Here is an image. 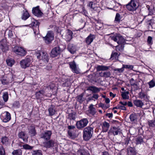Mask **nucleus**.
I'll return each instance as SVG.
<instances>
[{
	"label": "nucleus",
	"instance_id": "obj_38",
	"mask_svg": "<svg viewBox=\"0 0 155 155\" xmlns=\"http://www.w3.org/2000/svg\"><path fill=\"white\" fill-rule=\"evenodd\" d=\"M2 97L5 102H6L8 101V96L7 92H5L3 93Z\"/></svg>",
	"mask_w": 155,
	"mask_h": 155
},
{
	"label": "nucleus",
	"instance_id": "obj_31",
	"mask_svg": "<svg viewBox=\"0 0 155 155\" xmlns=\"http://www.w3.org/2000/svg\"><path fill=\"white\" fill-rule=\"evenodd\" d=\"M9 139L6 137L4 136L2 138L1 142L3 144L7 145L8 143Z\"/></svg>",
	"mask_w": 155,
	"mask_h": 155
},
{
	"label": "nucleus",
	"instance_id": "obj_23",
	"mask_svg": "<svg viewBox=\"0 0 155 155\" xmlns=\"http://www.w3.org/2000/svg\"><path fill=\"white\" fill-rule=\"evenodd\" d=\"M83 94H81L76 97V99L77 101L80 104H81L83 101H85V98L83 97Z\"/></svg>",
	"mask_w": 155,
	"mask_h": 155
},
{
	"label": "nucleus",
	"instance_id": "obj_13",
	"mask_svg": "<svg viewBox=\"0 0 155 155\" xmlns=\"http://www.w3.org/2000/svg\"><path fill=\"white\" fill-rule=\"evenodd\" d=\"M55 144L54 141L53 140H45L43 143V146L47 148H51L53 147Z\"/></svg>",
	"mask_w": 155,
	"mask_h": 155
},
{
	"label": "nucleus",
	"instance_id": "obj_55",
	"mask_svg": "<svg viewBox=\"0 0 155 155\" xmlns=\"http://www.w3.org/2000/svg\"><path fill=\"white\" fill-rule=\"evenodd\" d=\"M103 126L104 127L106 128V131L108 130V129L110 127V125L108 123L105 121L103 123Z\"/></svg>",
	"mask_w": 155,
	"mask_h": 155
},
{
	"label": "nucleus",
	"instance_id": "obj_39",
	"mask_svg": "<svg viewBox=\"0 0 155 155\" xmlns=\"http://www.w3.org/2000/svg\"><path fill=\"white\" fill-rule=\"evenodd\" d=\"M76 117V114L75 112L71 113L68 115V119L69 120H75Z\"/></svg>",
	"mask_w": 155,
	"mask_h": 155
},
{
	"label": "nucleus",
	"instance_id": "obj_33",
	"mask_svg": "<svg viewBox=\"0 0 155 155\" xmlns=\"http://www.w3.org/2000/svg\"><path fill=\"white\" fill-rule=\"evenodd\" d=\"M7 65L10 67H11L15 63V61L12 59H8L6 60Z\"/></svg>",
	"mask_w": 155,
	"mask_h": 155
},
{
	"label": "nucleus",
	"instance_id": "obj_32",
	"mask_svg": "<svg viewBox=\"0 0 155 155\" xmlns=\"http://www.w3.org/2000/svg\"><path fill=\"white\" fill-rule=\"evenodd\" d=\"M138 97L141 99H145L147 97V94L144 92L141 91L138 93Z\"/></svg>",
	"mask_w": 155,
	"mask_h": 155
},
{
	"label": "nucleus",
	"instance_id": "obj_60",
	"mask_svg": "<svg viewBox=\"0 0 155 155\" xmlns=\"http://www.w3.org/2000/svg\"><path fill=\"white\" fill-rule=\"evenodd\" d=\"M124 106H125L118 105V108L119 109H121L123 110H126V108Z\"/></svg>",
	"mask_w": 155,
	"mask_h": 155
},
{
	"label": "nucleus",
	"instance_id": "obj_28",
	"mask_svg": "<svg viewBox=\"0 0 155 155\" xmlns=\"http://www.w3.org/2000/svg\"><path fill=\"white\" fill-rule=\"evenodd\" d=\"M94 35H90L86 39V42L87 45H90L93 40Z\"/></svg>",
	"mask_w": 155,
	"mask_h": 155
},
{
	"label": "nucleus",
	"instance_id": "obj_15",
	"mask_svg": "<svg viewBox=\"0 0 155 155\" xmlns=\"http://www.w3.org/2000/svg\"><path fill=\"white\" fill-rule=\"evenodd\" d=\"M32 11L33 14L38 17H41L43 14V13L39 9L38 7L34 8L32 9Z\"/></svg>",
	"mask_w": 155,
	"mask_h": 155
},
{
	"label": "nucleus",
	"instance_id": "obj_9",
	"mask_svg": "<svg viewBox=\"0 0 155 155\" xmlns=\"http://www.w3.org/2000/svg\"><path fill=\"white\" fill-rule=\"evenodd\" d=\"M43 38L47 44L50 43L54 39V35L53 32L51 31H48L46 36Z\"/></svg>",
	"mask_w": 155,
	"mask_h": 155
},
{
	"label": "nucleus",
	"instance_id": "obj_3",
	"mask_svg": "<svg viewBox=\"0 0 155 155\" xmlns=\"http://www.w3.org/2000/svg\"><path fill=\"white\" fill-rule=\"evenodd\" d=\"M127 9L130 11H135L138 7V3L135 0H131L130 2L126 5Z\"/></svg>",
	"mask_w": 155,
	"mask_h": 155
},
{
	"label": "nucleus",
	"instance_id": "obj_51",
	"mask_svg": "<svg viewBox=\"0 0 155 155\" xmlns=\"http://www.w3.org/2000/svg\"><path fill=\"white\" fill-rule=\"evenodd\" d=\"M0 48H1L2 51L4 52L6 50H8V47L2 44H1L0 46Z\"/></svg>",
	"mask_w": 155,
	"mask_h": 155
},
{
	"label": "nucleus",
	"instance_id": "obj_53",
	"mask_svg": "<svg viewBox=\"0 0 155 155\" xmlns=\"http://www.w3.org/2000/svg\"><path fill=\"white\" fill-rule=\"evenodd\" d=\"M114 70L115 71H117V73H121L124 71V69L123 67H122L120 68H115L114 69Z\"/></svg>",
	"mask_w": 155,
	"mask_h": 155
},
{
	"label": "nucleus",
	"instance_id": "obj_1",
	"mask_svg": "<svg viewBox=\"0 0 155 155\" xmlns=\"http://www.w3.org/2000/svg\"><path fill=\"white\" fill-rule=\"evenodd\" d=\"M35 54L37 58L40 59L41 64H47L49 61V56L48 54L45 52L40 51H35Z\"/></svg>",
	"mask_w": 155,
	"mask_h": 155
},
{
	"label": "nucleus",
	"instance_id": "obj_27",
	"mask_svg": "<svg viewBox=\"0 0 155 155\" xmlns=\"http://www.w3.org/2000/svg\"><path fill=\"white\" fill-rule=\"evenodd\" d=\"M100 76L105 78H107L110 77L111 75L110 72L108 71L101 72L99 73Z\"/></svg>",
	"mask_w": 155,
	"mask_h": 155
},
{
	"label": "nucleus",
	"instance_id": "obj_24",
	"mask_svg": "<svg viewBox=\"0 0 155 155\" xmlns=\"http://www.w3.org/2000/svg\"><path fill=\"white\" fill-rule=\"evenodd\" d=\"M89 154L87 150L84 149H80L77 152L78 155H88Z\"/></svg>",
	"mask_w": 155,
	"mask_h": 155
},
{
	"label": "nucleus",
	"instance_id": "obj_19",
	"mask_svg": "<svg viewBox=\"0 0 155 155\" xmlns=\"http://www.w3.org/2000/svg\"><path fill=\"white\" fill-rule=\"evenodd\" d=\"M11 115L7 111L5 113V116L3 119V121L4 122H7L11 119Z\"/></svg>",
	"mask_w": 155,
	"mask_h": 155
},
{
	"label": "nucleus",
	"instance_id": "obj_29",
	"mask_svg": "<svg viewBox=\"0 0 155 155\" xmlns=\"http://www.w3.org/2000/svg\"><path fill=\"white\" fill-rule=\"evenodd\" d=\"M89 89L94 93H98L100 91V88L95 86H91L89 87Z\"/></svg>",
	"mask_w": 155,
	"mask_h": 155
},
{
	"label": "nucleus",
	"instance_id": "obj_2",
	"mask_svg": "<svg viewBox=\"0 0 155 155\" xmlns=\"http://www.w3.org/2000/svg\"><path fill=\"white\" fill-rule=\"evenodd\" d=\"M93 132L92 127L88 126L85 128L83 131V138L84 140L87 141L92 137Z\"/></svg>",
	"mask_w": 155,
	"mask_h": 155
},
{
	"label": "nucleus",
	"instance_id": "obj_8",
	"mask_svg": "<svg viewBox=\"0 0 155 155\" xmlns=\"http://www.w3.org/2000/svg\"><path fill=\"white\" fill-rule=\"evenodd\" d=\"M31 20L32 23L30 24V25L33 28L34 33L38 34L39 32V26L40 23L37 20H35L34 19Z\"/></svg>",
	"mask_w": 155,
	"mask_h": 155
},
{
	"label": "nucleus",
	"instance_id": "obj_20",
	"mask_svg": "<svg viewBox=\"0 0 155 155\" xmlns=\"http://www.w3.org/2000/svg\"><path fill=\"white\" fill-rule=\"evenodd\" d=\"M134 104L137 107H142L144 104L141 100L137 99L134 101Z\"/></svg>",
	"mask_w": 155,
	"mask_h": 155
},
{
	"label": "nucleus",
	"instance_id": "obj_30",
	"mask_svg": "<svg viewBox=\"0 0 155 155\" xmlns=\"http://www.w3.org/2000/svg\"><path fill=\"white\" fill-rule=\"evenodd\" d=\"M30 16L29 15L27 11L23 12L21 16V18L24 20H26Z\"/></svg>",
	"mask_w": 155,
	"mask_h": 155
},
{
	"label": "nucleus",
	"instance_id": "obj_45",
	"mask_svg": "<svg viewBox=\"0 0 155 155\" xmlns=\"http://www.w3.org/2000/svg\"><path fill=\"white\" fill-rule=\"evenodd\" d=\"M0 155H6L5 150L2 145H0Z\"/></svg>",
	"mask_w": 155,
	"mask_h": 155
},
{
	"label": "nucleus",
	"instance_id": "obj_48",
	"mask_svg": "<svg viewBox=\"0 0 155 155\" xmlns=\"http://www.w3.org/2000/svg\"><path fill=\"white\" fill-rule=\"evenodd\" d=\"M117 55L118 53L117 52H114L112 53L111 55L110 59L111 60H113L114 59H116L118 57Z\"/></svg>",
	"mask_w": 155,
	"mask_h": 155
},
{
	"label": "nucleus",
	"instance_id": "obj_57",
	"mask_svg": "<svg viewBox=\"0 0 155 155\" xmlns=\"http://www.w3.org/2000/svg\"><path fill=\"white\" fill-rule=\"evenodd\" d=\"M14 107L16 108H18L20 106L19 103L18 101H15L13 104Z\"/></svg>",
	"mask_w": 155,
	"mask_h": 155
},
{
	"label": "nucleus",
	"instance_id": "obj_17",
	"mask_svg": "<svg viewBox=\"0 0 155 155\" xmlns=\"http://www.w3.org/2000/svg\"><path fill=\"white\" fill-rule=\"evenodd\" d=\"M29 133L30 134L31 136H34L36 134V131L35 130V128L33 125L30 126L28 129Z\"/></svg>",
	"mask_w": 155,
	"mask_h": 155
},
{
	"label": "nucleus",
	"instance_id": "obj_10",
	"mask_svg": "<svg viewBox=\"0 0 155 155\" xmlns=\"http://www.w3.org/2000/svg\"><path fill=\"white\" fill-rule=\"evenodd\" d=\"M51 134L52 132L51 131L47 130L41 134L40 137L45 141L48 140L50 139Z\"/></svg>",
	"mask_w": 155,
	"mask_h": 155
},
{
	"label": "nucleus",
	"instance_id": "obj_49",
	"mask_svg": "<svg viewBox=\"0 0 155 155\" xmlns=\"http://www.w3.org/2000/svg\"><path fill=\"white\" fill-rule=\"evenodd\" d=\"M130 118L131 121H134L137 118L136 115L135 114H131L130 116Z\"/></svg>",
	"mask_w": 155,
	"mask_h": 155
},
{
	"label": "nucleus",
	"instance_id": "obj_6",
	"mask_svg": "<svg viewBox=\"0 0 155 155\" xmlns=\"http://www.w3.org/2000/svg\"><path fill=\"white\" fill-rule=\"evenodd\" d=\"M31 57H28L25 58L20 62L21 67L24 69L29 67L31 64Z\"/></svg>",
	"mask_w": 155,
	"mask_h": 155
},
{
	"label": "nucleus",
	"instance_id": "obj_43",
	"mask_svg": "<svg viewBox=\"0 0 155 155\" xmlns=\"http://www.w3.org/2000/svg\"><path fill=\"white\" fill-rule=\"evenodd\" d=\"M149 88L153 87L155 86V80L153 79L148 82Z\"/></svg>",
	"mask_w": 155,
	"mask_h": 155
},
{
	"label": "nucleus",
	"instance_id": "obj_12",
	"mask_svg": "<svg viewBox=\"0 0 155 155\" xmlns=\"http://www.w3.org/2000/svg\"><path fill=\"white\" fill-rule=\"evenodd\" d=\"M75 127L73 125L68 126V136L71 139H74L75 138L74 133L75 131Z\"/></svg>",
	"mask_w": 155,
	"mask_h": 155
},
{
	"label": "nucleus",
	"instance_id": "obj_7",
	"mask_svg": "<svg viewBox=\"0 0 155 155\" xmlns=\"http://www.w3.org/2000/svg\"><path fill=\"white\" fill-rule=\"evenodd\" d=\"M88 123V120L86 118H83L78 121L76 123L77 128L78 129H81L86 127Z\"/></svg>",
	"mask_w": 155,
	"mask_h": 155
},
{
	"label": "nucleus",
	"instance_id": "obj_5",
	"mask_svg": "<svg viewBox=\"0 0 155 155\" xmlns=\"http://www.w3.org/2000/svg\"><path fill=\"white\" fill-rule=\"evenodd\" d=\"M111 39L114 41L117 42L118 44L124 45L125 43V40L120 34L117 35L113 36H110Z\"/></svg>",
	"mask_w": 155,
	"mask_h": 155
},
{
	"label": "nucleus",
	"instance_id": "obj_58",
	"mask_svg": "<svg viewBox=\"0 0 155 155\" xmlns=\"http://www.w3.org/2000/svg\"><path fill=\"white\" fill-rule=\"evenodd\" d=\"M131 85L134 88V90H137L139 87L137 84L135 83H132Z\"/></svg>",
	"mask_w": 155,
	"mask_h": 155
},
{
	"label": "nucleus",
	"instance_id": "obj_34",
	"mask_svg": "<svg viewBox=\"0 0 155 155\" xmlns=\"http://www.w3.org/2000/svg\"><path fill=\"white\" fill-rule=\"evenodd\" d=\"M129 94V92L128 91L122 92L121 94V96L124 99H128L129 98V97L128 95Z\"/></svg>",
	"mask_w": 155,
	"mask_h": 155
},
{
	"label": "nucleus",
	"instance_id": "obj_40",
	"mask_svg": "<svg viewBox=\"0 0 155 155\" xmlns=\"http://www.w3.org/2000/svg\"><path fill=\"white\" fill-rule=\"evenodd\" d=\"M124 47V45H118L116 47V50L117 51H122Z\"/></svg>",
	"mask_w": 155,
	"mask_h": 155
},
{
	"label": "nucleus",
	"instance_id": "obj_18",
	"mask_svg": "<svg viewBox=\"0 0 155 155\" xmlns=\"http://www.w3.org/2000/svg\"><path fill=\"white\" fill-rule=\"evenodd\" d=\"M18 136L20 138L22 139L23 141L26 142L27 141V138L25 132L21 131L18 134Z\"/></svg>",
	"mask_w": 155,
	"mask_h": 155
},
{
	"label": "nucleus",
	"instance_id": "obj_14",
	"mask_svg": "<svg viewBox=\"0 0 155 155\" xmlns=\"http://www.w3.org/2000/svg\"><path fill=\"white\" fill-rule=\"evenodd\" d=\"M69 65L70 68L74 73L77 74L79 73V70L77 67L76 64L74 61L70 62Z\"/></svg>",
	"mask_w": 155,
	"mask_h": 155
},
{
	"label": "nucleus",
	"instance_id": "obj_25",
	"mask_svg": "<svg viewBox=\"0 0 155 155\" xmlns=\"http://www.w3.org/2000/svg\"><path fill=\"white\" fill-rule=\"evenodd\" d=\"M128 155H136V152L134 149L132 147H129L127 149Z\"/></svg>",
	"mask_w": 155,
	"mask_h": 155
},
{
	"label": "nucleus",
	"instance_id": "obj_22",
	"mask_svg": "<svg viewBox=\"0 0 155 155\" xmlns=\"http://www.w3.org/2000/svg\"><path fill=\"white\" fill-rule=\"evenodd\" d=\"M54 108V106L52 105L50 106L49 107L48 109V111L49 113V114L50 116H52L54 114L55 112V110Z\"/></svg>",
	"mask_w": 155,
	"mask_h": 155
},
{
	"label": "nucleus",
	"instance_id": "obj_41",
	"mask_svg": "<svg viewBox=\"0 0 155 155\" xmlns=\"http://www.w3.org/2000/svg\"><path fill=\"white\" fill-rule=\"evenodd\" d=\"M121 17L120 14L118 13H117L115 16V21L119 22L121 20Z\"/></svg>",
	"mask_w": 155,
	"mask_h": 155
},
{
	"label": "nucleus",
	"instance_id": "obj_21",
	"mask_svg": "<svg viewBox=\"0 0 155 155\" xmlns=\"http://www.w3.org/2000/svg\"><path fill=\"white\" fill-rule=\"evenodd\" d=\"M110 68L109 66H104L103 65H98L96 68L97 71H106Z\"/></svg>",
	"mask_w": 155,
	"mask_h": 155
},
{
	"label": "nucleus",
	"instance_id": "obj_37",
	"mask_svg": "<svg viewBox=\"0 0 155 155\" xmlns=\"http://www.w3.org/2000/svg\"><path fill=\"white\" fill-rule=\"evenodd\" d=\"M137 144H140L143 142V137H138L136 139V140Z\"/></svg>",
	"mask_w": 155,
	"mask_h": 155
},
{
	"label": "nucleus",
	"instance_id": "obj_50",
	"mask_svg": "<svg viewBox=\"0 0 155 155\" xmlns=\"http://www.w3.org/2000/svg\"><path fill=\"white\" fill-rule=\"evenodd\" d=\"M2 83L4 84H6L8 83V81L7 80L6 78L3 77L1 80Z\"/></svg>",
	"mask_w": 155,
	"mask_h": 155
},
{
	"label": "nucleus",
	"instance_id": "obj_35",
	"mask_svg": "<svg viewBox=\"0 0 155 155\" xmlns=\"http://www.w3.org/2000/svg\"><path fill=\"white\" fill-rule=\"evenodd\" d=\"M149 127H155V119L149 120L148 122Z\"/></svg>",
	"mask_w": 155,
	"mask_h": 155
},
{
	"label": "nucleus",
	"instance_id": "obj_52",
	"mask_svg": "<svg viewBox=\"0 0 155 155\" xmlns=\"http://www.w3.org/2000/svg\"><path fill=\"white\" fill-rule=\"evenodd\" d=\"M68 39H69V40L68 41L71 40L73 38V32L71 31L68 29Z\"/></svg>",
	"mask_w": 155,
	"mask_h": 155
},
{
	"label": "nucleus",
	"instance_id": "obj_4",
	"mask_svg": "<svg viewBox=\"0 0 155 155\" xmlns=\"http://www.w3.org/2000/svg\"><path fill=\"white\" fill-rule=\"evenodd\" d=\"M61 46L60 47L57 46L51 50V56L53 58L57 56L60 54L65 49V47H64L63 48H61Z\"/></svg>",
	"mask_w": 155,
	"mask_h": 155
},
{
	"label": "nucleus",
	"instance_id": "obj_11",
	"mask_svg": "<svg viewBox=\"0 0 155 155\" xmlns=\"http://www.w3.org/2000/svg\"><path fill=\"white\" fill-rule=\"evenodd\" d=\"M13 51L17 54L21 56H23L25 55L26 52L22 48L18 47L15 46L13 49Z\"/></svg>",
	"mask_w": 155,
	"mask_h": 155
},
{
	"label": "nucleus",
	"instance_id": "obj_47",
	"mask_svg": "<svg viewBox=\"0 0 155 155\" xmlns=\"http://www.w3.org/2000/svg\"><path fill=\"white\" fill-rule=\"evenodd\" d=\"M99 97L98 94L94 93L92 97H89V99L90 100H94V99L95 100H97Z\"/></svg>",
	"mask_w": 155,
	"mask_h": 155
},
{
	"label": "nucleus",
	"instance_id": "obj_36",
	"mask_svg": "<svg viewBox=\"0 0 155 155\" xmlns=\"http://www.w3.org/2000/svg\"><path fill=\"white\" fill-rule=\"evenodd\" d=\"M12 154L13 155H21L22 151L20 149L14 150L12 152Z\"/></svg>",
	"mask_w": 155,
	"mask_h": 155
},
{
	"label": "nucleus",
	"instance_id": "obj_54",
	"mask_svg": "<svg viewBox=\"0 0 155 155\" xmlns=\"http://www.w3.org/2000/svg\"><path fill=\"white\" fill-rule=\"evenodd\" d=\"M123 67L124 69V68H125L127 69H133L134 68L133 66L132 65H123Z\"/></svg>",
	"mask_w": 155,
	"mask_h": 155
},
{
	"label": "nucleus",
	"instance_id": "obj_64",
	"mask_svg": "<svg viewBox=\"0 0 155 155\" xmlns=\"http://www.w3.org/2000/svg\"><path fill=\"white\" fill-rule=\"evenodd\" d=\"M106 116H108L109 118L112 117H113V114L112 113H107L106 114Z\"/></svg>",
	"mask_w": 155,
	"mask_h": 155
},
{
	"label": "nucleus",
	"instance_id": "obj_62",
	"mask_svg": "<svg viewBox=\"0 0 155 155\" xmlns=\"http://www.w3.org/2000/svg\"><path fill=\"white\" fill-rule=\"evenodd\" d=\"M70 123L71 125H72L73 124H75L76 123V121L75 120L71 119L69 120Z\"/></svg>",
	"mask_w": 155,
	"mask_h": 155
},
{
	"label": "nucleus",
	"instance_id": "obj_59",
	"mask_svg": "<svg viewBox=\"0 0 155 155\" xmlns=\"http://www.w3.org/2000/svg\"><path fill=\"white\" fill-rule=\"evenodd\" d=\"M35 96L37 99H40L43 97V95L38 92L36 93Z\"/></svg>",
	"mask_w": 155,
	"mask_h": 155
},
{
	"label": "nucleus",
	"instance_id": "obj_56",
	"mask_svg": "<svg viewBox=\"0 0 155 155\" xmlns=\"http://www.w3.org/2000/svg\"><path fill=\"white\" fill-rule=\"evenodd\" d=\"M23 148L25 149H31L33 147L27 144L23 145Z\"/></svg>",
	"mask_w": 155,
	"mask_h": 155
},
{
	"label": "nucleus",
	"instance_id": "obj_44",
	"mask_svg": "<svg viewBox=\"0 0 155 155\" xmlns=\"http://www.w3.org/2000/svg\"><path fill=\"white\" fill-rule=\"evenodd\" d=\"M32 155H42V153L41 150H35L32 152Z\"/></svg>",
	"mask_w": 155,
	"mask_h": 155
},
{
	"label": "nucleus",
	"instance_id": "obj_61",
	"mask_svg": "<svg viewBox=\"0 0 155 155\" xmlns=\"http://www.w3.org/2000/svg\"><path fill=\"white\" fill-rule=\"evenodd\" d=\"M152 40V38L150 36H148L147 38V41L148 43L151 44Z\"/></svg>",
	"mask_w": 155,
	"mask_h": 155
},
{
	"label": "nucleus",
	"instance_id": "obj_46",
	"mask_svg": "<svg viewBox=\"0 0 155 155\" xmlns=\"http://www.w3.org/2000/svg\"><path fill=\"white\" fill-rule=\"evenodd\" d=\"M72 54H74L76 51V48L75 46H72L68 50Z\"/></svg>",
	"mask_w": 155,
	"mask_h": 155
},
{
	"label": "nucleus",
	"instance_id": "obj_26",
	"mask_svg": "<svg viewBox=\"0 0 155 155\" xmlns=\"http://www.w3.org/2000/svg\"><path fill=\"white\" fill-rule=\"evenodd\" d=\"M89 113L92 115H94L96 113V109L93 107V105L92 104L89 107Z\"/></svg>",
	"mask_w": 155,
	"mask_h": 155
},
{
	"label": "nucleus",
	"instance_id": "obj_63",
	"mask_svg": "<svg viewBox=\"0 0 155 155\" xmlns=\"http://www.w3.org/2000/svg\"><path fill=\"white\" fill-rule=\"evenodd\" d=\"M51 66L50 64H49L48 65L46 66L45 67V68L47 70H49L51 69Z\"/></svg>",
	"mask_w": 155,
	"mask_h": 155
},
{
	"label": "nucleus",
	"instance_id": "obj_16",
	"mask_svg": "<svg viewBox=\"0 0 155 155\" xmlns=\"http://www.w3.org/2000/svg\"><path fill=\"white\" fill-rule=\"evenodd\" d=\"M111 132L114 135H116L120 134L121 133V130L118 128L114 127L111 129Z\"/></svg>",
	"mask_w": 155,
	"mask_h": 155
},
{
	"label": "nucleus",
	"instance_id": "obj_42",
	"mask_svg": "<svg viewBox=\"0 0 155 155\" xmlns=\"http://www.w3.org/2000/svg\"><path fill=\"white\" fill-rule=\"evenodd\" d=\"M98 106L99 107H102V108L104 110H105L109 107V105H106L105 104H103L101 103H100L99 104Z\"/></svg>",
	"mask_w": 155,
	"mask_h": 155
}]
</instances>
